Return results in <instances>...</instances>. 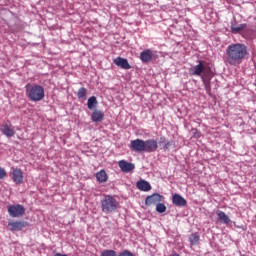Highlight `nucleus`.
I'll list each match as a JSON object with an SVG mask.
<instances>
[{
	"label": "nucleus",
	"mask_w": 256,
	"mask_h": 256,
	"mask_svg": "<svg viewBox=\"0 0 256 256\" xmlns=\"http://www.w3.org/2000/svg\"><path fill=\"white\" fill-rule=\"evenodd\" d=\"M136 187L137 189H139V191H151V184L145 180H140L136 183Z\"/></svg>",
	"instance_id": "nucleus-16"
},
{
	"label": "nucleus",
	"mask_w": 256,
	"mask_h": 256,
	"mask_svg": "<svg viewBox=\"0 0 256 256\" xmlns=\"http://www.w3.org/2000/svg\"><path fill=\"white\" fill-rule=\"evenodd\" d=\"M1 131L6 137H13L15 135V130H13L9 124H3L1 126Z\"/></svg>",
	"instance_id": "nucleus-17"
},
{
	"label": "nucleus",
	"mask_w": 256,
	"mask_h": 256,
	"mask_svg": "<svg viewBox=\"0 0 256 256\" xmlns=\"http://www.w3.org/2000/svg\"><path fill=\"white\" fill-rule=\"evenodd\" d=\"M26 97L37 103L45 99V88L39 84L28 83L25 85Z\"/></svg>",
	"instance_id": "nucleus-2"
},
{
	"label": "nucleus",
	"mask_w": 256,
	"mask_h": 256,
	"mask_svg": "<svg viewBox=\"0 0 256 256\" xmlns=\"http://www.w3.org/2000/svg\"><path fill=\"white\" fill-rule=\"evenodd\" d=\"M8 213L10 217L13 218L23 217V215H25V207H23V205L20 204L10 205L8 206Z\"/></svg>",
	"instance_id": "nucleus-4"
},
{
	"label": "nucleus",
	"mask_w": 256,
	"mask_h": 256,
	"mask_svg": "<svg viewBox=\"0 0 256 256\" xmlns=\"http://www.w3.org/2000/svg\"><path fill=\"white\" fill-rule=\"evenodd\" d=\"M100 204L102 213L106 214L115 213L116 209L119 207V202L115 196L109 194H104Z\"/></svg>",
	"instance_id": "nucleus-3"
},
{
	"label": "nucleus",
	"mask_w": 256,
	"mask_h": 256,
	"mask_svg": "<svg viewBox=\"0 0 256 256\" xmlns=\"http://www.w3.org/2000/svg\"><path fill=\"white\" fill-rule=\"evenodd\" d=\"M93 123H101L105 119V114L101 110H94L91 115Z\"/></svg>",
	"instance_id": "nucleus-15"
},
{
	"label": "nucleus",
	"mask_w": 256,
	"mask_h": 256,
	"mask_svg": "<svg viewBox=\"0 0 256 256\" xmlns=\"http://www.w3.org/2000/svg\"><path fill=\"white\" fill-rule=\"evenodd\" d=\"M153 59V51L151 49H145L140 53V60L142 63H149Z\"/></svg>",
	"instance_id": "nucleus-14"
},
{
	"label": "nucleus",
	"mask_w": 256,
	"mask_h": 256,
	"mask_svg": "<svg viewBox=\"0 0 256 256\" xmlns=\"http://www.w3.org/2000/svg\"><path fill=\"white\" fill-rule=\"evenodd\" d=\"M163 199H164L163 195H161L159 193H154V194L146 197L145 205L147 207H151V205H157V204L161 203V201H163Z\"/></svg>",
	"instance_id": "nucleus-6"
},
{
	"label": "nucleus",
	"mask_w": 256,
	"mask_h": 256,
	"mask_svg": "<svg viewBox=\"0 0 256 256\" xmlns=\"http://www.w3.org/2000/svg\"><path fill=\"white\" fill-rule=\"evenodd\" d=\"M96 179L99 183H107L109 176H107V172H105V170H100L96 173Z\"/></svg>",
	"instance_id": "nucleus-20"
},
{
	"label": "nucleus",
	"mask_w": 256,
	"mask_h": 256,
	"mask_svg": "<svg viewBox=\"0 0 256 256\" xmlns=\"http://www.w3.org/2000/svg\"><path fill=\"white\" fill-rule=\"evenodd\" d=\"M171 256H180L179 254L175 253V254H172Z\"/></svg>",
	"instance_id": "nucleus-31"
},
{
	"label": "nucleus",
	"mask_w": 256,
	"mask_h": 256,
	"mask_svg": "<svg viewBox=\"0 0 256 256\" xmlns=\"http://www.w3.org/2000/svg\"><path fill=\"white\" fill-rule=\"evenodd\" d=\"M5 177H7V172L0 167V179H5Z\"/></svg>",
	"instance_id": "nucleus-29"
},
{
	"label": "nucleus",
	"mask_w": 256,
	"mask_h": 256,
	"mask_svg": "<svg viewBox=\"0 0 256 256\" xmlns=\"http://www.w3.org/2000/svg\"><path fill=\"white\" fill-rule=\"evenodd\" d=\"M12 180L16 185H21V183H23V170L19 168L13 169Z\"/></svg>",
	"instance_id": "nucleus-10"
},
{
	"label": "nucleus",
	"mask_w": 256,
	"mask_h": 256,
	"mask_svg": "<svg viewBox=\"0 0 256 256\" xmlns=\"http://www.w3.org/2000/svg\"><path fill=\"white\" fill-rule=\"evenodd\" d=\"M118 167L121 169L123 173H131V171L135 169V164L127 162L125 160H120L118 162Z\"/></svg>",
	"instance_id": "nucleus-8"
},
{
	"label": "nucleus",
	"mask_w": 256,
	"mask_h": 256,
	"mask_svg": "<svg viewBox=\"0 0 256 256\" xmlns=\"http://www.w3.org/2000/svg\"><path fill=\"white\" fill-rule=\"evenodd\" d=\"M77 97L78 99L85 101L87 99V88L81 87L80 89H78Z\"/></svg>",
	"instance_id": "nucleus-21"
},
{
	"label": "nucleus",
	"mask_w": 256,
	"mask_h": 256,
	"mask_svg": "<svg viewBox=\"0 0 256 256\" xmlns=\"http://www.w3.org/2000/svg\"><path fill=\"white\" fill-rule=\"evenodd\" d=\"M118 256H135V255H133L129 250H124L120 252Z\"/></svg>",
	"instance_id": "nucleus-28"
},
{
	"label": "nucleus",
	"mask_w": 256,
	"mask_h": 256,
	"mask_svg": "<svg viewBox=\"0 0 256 256\" xmlns=\"http://www.w3.org/2000/svg\"><path fill=\"white\" fill-rule=\"evenodd\" d=\"M194 137H199V133L194 134Z\"/></svg>",
	"instance_id": "nucleus-30"
},
{
	"label": "nucleus",
	"mask_w": 256,
	"mask_h": 256,
	"mask_svg": "<svg viewBox=\"0 0 256 256\" xmlns=\"http://www.w3.org/2000/svg\"><path fill=\"white\" fill-rule=\"evenodd\" d=\"M203 82H204L206 93H208V95H209L211 93V83L206 80H203Z\"/></svg>",
	"instance_id": "nucleus-27"
},
{
	"label": "nucleus",
	"mask_w": 256,
	"mask_h": 256,
	"mask_svg": "<svg viewBox=\"0 0 256 256\" xmlns=\"http://www.w3.org/2000/svg\"><path fill=\"white\" fill-rule=\"evenodd\" d=\"M27 226V222L23 221H12L8 223L10 231H21L23 227Z\"/></svg>",
	"instance_id": "nucleus-12"
},
{
	"label": "nucleus",
	"mask_w": 256,
	"mask_h": 256,
	"mask_svg": "<svg viewBox=\"0 0 256 256\" xmlns=\"http://www.w3.org/2000/svg\"><path fill=\"white\" fill-rule=\"evenodd\" d=\"M101 256H117V252H115V250H104Z\"/></svg>",
	"instance_id": "nucleus-26"
},
{
	"label": "nucleus",
	"mask_w": 256,
	"mask_h": 256,
	"mask_svg": "<svg viewBox=\"0 0 256 256\" xmlns=\"http://www.w3.org/2000/svg\"><path fill=\"white\" fill-rule=\"evenodd\" d=\"M202 73H205V64L203 60H199L198 65H195L191 69V75H195L196 77H201Z\"/></svg>",
	"instance_id": "nucleus-9"
},
{
	"label": "nucleus",
	"mask_w": 256,
	"mask_h": 256,
	"mask_svg": "<svg viewBox=\"0 0 256 256\" xmlns=\"http://www.w3.org/2000/svg\"><path fill=\"white\" fill-rule=\"evenodd\" d=\"M217 217L220 223H224V225H228V223H231V219H229V216L225 214V212L218 210L217 211Z\"/></svg>",
	"instance_id": "nucleus-19"
},
{
	"label": "nucleus",
	"mask_w": 256,
	"mask_h": 256,
	"mask_svg": "<svg viewBox=\"0 0 256 256\" xmlns=\"http://www.w3.org/2000/svg\"><path fill=\"white\" fill-rule=\"evenodd\" d=\"M96 105H97V97L91 96L87 102L88 109H90V111H93Z\"/></svg>",
	"instance_id": "nucleus-22"
},
{
	"label": "nucleus",
	"mask_w": 256,
	"mask_h": 256,
	"mask_svg": "<svg viewBox=\"0 0 256 256\" xmlns=\"http://www.w3.org/2000/svg\"><path fill=\"white\" fill-rule=\"evenodd\" d=\"M247 46L243 43H234L230 44L226 48V57L225 63L230 65L231 67H237V65H241L246 59L247 55Z\"/></svg>",
	"instance_id": "nucleus-1"
},
{
	"label": "nucleus",
	"mask_w": 256,
	"mask_h": 256,
	"mask_svg": "<svg viewBox=\"0 0 256 256\" xmlns=\"http://www.w3.org/2000/svg\"><path fill=\"white\" fill-rule=\"evenodd\" d=\"M189 241L191 245H197V243H199V235L197 233L192 234Z\"/></svg>",
	"instance_id": "nucleus-25"
},
{
	"label": "nucleus",
	"mask_w": 256,
	"mask_h": 256,
	"mask_svg": "<svg viewBox=\"0 0 256 256\" xmlns=\"http://www.w3.org/2000/svg\"><path fill=\"white\" fill-rule=\"evenodd\" d=\"M114 64H116L117 67H121V69H131V64H129V61L125 58L117 57L114 59Z\"/></svg>",
	"instance_id": "nucleus-13"
},
{
	"label": "nucleus",
	"mask_w": 256,
	"mask_h": 256,
	"mask_svg": "<svg viewBox=\"0 0 256 256\" xmlns=\"http://www.w3.org/2000/svg\"><path fill=\"white\" fill-rule=\"evenodd\" d=\"M247 27V24H240L237 26V21H232L231 22V31L234 34L241 33L245 28Z\"/></svg>",
	"instance_id": "nucleus-18"
},
{
	"label": "nucleus",
	"mask_w": 256,
	"mask_h": 256,
	"mask_svg": "<svg viewBox=\"0 0 256 256\" xmlns=\"http://www.w3.org/2000/svg\"><path fill=\"white\" fill-rule=\"evenodd\" d=\"M172 203L176 205V207H187V200L180 194H174L172 196Z\"/></svg>",
	"instance_id": "nucleus-11"
},
{
	"label": "nucleus",
	"mask_w": 256,
	"mask_h": 256,
	"mask_svg": "<svg viewBox=\"0 0 256 256\" xmlns=\"http://www.w3.org/2000/svg\"><path fill=\"white\" fill-rule=\"evenodd\" d=\"M160 145L163 146L164 151H167V149H169V147H171V142L167 141V139L165 137H161Z\"/></svg>",
	"instance_id": "nucleus-23"
},
{
	"label": "nucleus",
	"mask_w": 256,
	"mask_h": 256,
	"mask_svg": "<svg viewBox=\"0 0 256 256\" xmlns=\"http://www.w3.org/2000/svg\"><path fill=\"white\" fill-rule=\"evenodd\" d=\"M130 149L135 153H145V141L141 139H135L130 142Z\"/></svg>",
	"instance_id": "nucleus-5"
},
{
	"label": "nucleus",
	"mask_w": 256,
	"mask_h": 256,
	"mask_svg": "<svg viewBox=\"0 0 256 256\" xmlns=\"http://www.w3.org/2000/svg\"><path fill=\"white\" fill-rule=\"evenodd\" d=\"M157 149H159V144H157L155 139L144 141V153H155Z\"/></svg>",
	"instance_id": "nucleus-7"
},
{
	"label": "nucleus",
	"mask_w": 256,
	"mask_h": 256,
	"mask_svg": "<svg viewBox=\"0 0 256 256\" xmlns=\"http://www.w3.org/2000/svg\"><path fill=\"white\" fill-rule=\"evenodd\" d=\"M156 211L157 213H165V211H167V206L161 202H158V204H156Z\"/></svg>",
	"instance_id": "nucleus-24"
}]
</instances>
